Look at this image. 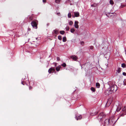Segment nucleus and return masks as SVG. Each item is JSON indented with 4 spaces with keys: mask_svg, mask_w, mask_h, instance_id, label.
<instances>
[{
    "mask_svg": "<svg viewBox=\"0 0 126 126\" xmlns=\"http://www.w3.org/2000/svg\"><path fill=\"white\" fill-rule=\"evenodd\" d=\"M65 29L67 31H68L69 30V26H67L65 28Z\"/></svg>",
    "mask_w": 126,
    "mask_h": 126,
    "instance_id": "obj_31",
    "label": "nucleus"
},
{
    "mask_svg": "<svg viewBox=\"0 0 126 126\" xmlns=\"http://www.w3.org/2000/svg\"><path fill=\"white\" fill-rule=\"evenodd\" d=\"M86 64V63L83 64V65H81V69L82 68V66L83 65H84V66Z\"/></svg>",
    "mask_w": 126,
    "mask_h": 126,
    "instance_id": "obj_38",
    "label": "nucleus"
},
{
    "mask_svg": "<svg viewBox=\"0 0 126 126\" xmlns=\"http://www.w3.org/2000/svg\"><path fill=\"white\" fill-rule=\"evenodd\" d=\"M31 24L32 26L34 28H37V24L36 22L35 21H32L31 22Z\"/></svg>",
    "mask_w": 126,
    "mask_h": 126,
    "instance_id": "obj_4",
    "label": "nucleus"
},
{
    "mask_svg": "<svg viewBox=\"0 0 126 126\" xmlns=\"http://www.w3.org/2000/svg\"><path fill=\"white\" fill-rule=\"evenodd\" d=\"M96 86L97 88H99L100 87V85L99 83L97 82L96 83Z\"/></svg>",
    "mask_w": 126,
    "mask_h": 126,
    "instance_id": "obj_15",
    "label": "nucleus"
},
{
    "mask_svg": "<svg viewBox=\"0 0 126 126\" xmlns=\"http://www.w3.org/2000/svg\"><path fill=\"white\" fill-rule=\"evenodd\" d=\"M37 39V38H36V39Z\"/></svg>",
    "mask_w": 126,
    "mask_h": 126,
    "instance_id": "obj_50",
    "label": "nucleus"
},
{
    "mask_svg": "<svg viewBox=\"0 0 126 126\" xmlns=\"http://www.w3.org/2000/svg\"><path fill=\"white\" fill-rule=\"evenodd\" d=\"M46 0H43V2L44 3H46Z\"/></svg>",
    "mask_w": 126,
    "mask_h": 126,
    "instance_id": "obj_39",
    "label": "nucleus"
},
{
    "mask_svg": "<svg viewBox=\"0 0 126 126\" xmlns=\"http://www.w3.org/2000/svg\"><path fill=\"white\" fill-rule=\"evenodd\" d=\"M105 116L106 115L103 112H101L98 115L97 118L99 122H102L103 118H104Z\"/></svg>",
    "mask_w": 126,
    "mask_h": 126,
    "instance_id": "obj_2",
    "label": "nucleus"
},
{
    "mask_svg": "<svg viewBox=\"0 0 126 126\" xmlns=\"http://www.w3.org/2000/svg\"><path fill=\"white\" fill-rule=\"evenodd\" d=\"M61 68V65H59L56 67V70L57 71H59L60 70V68Z\"/></svg>",
    "mask_w": 126,
    "mask_h": 126,
    "instance_id": "obj_12",
    "label": "nucleus"
},
{
    "mask_svg": "<svg viewBox=\"0 0 126 126\" xmlns=\"http://www.w3.org/2000/svg\"><path fill=\"white\" fill-rule=\"evenodd\" d=\"M55 2L58 4H59L60 2V0H55Z\"/></svg>",
    "mask_w": 126,
    "mask_h": 126,
    "instance_id": "obj_29",
    "label": "nucleus"
},
{
    "mask_svg": "<svg viewBox=\"0 0 126 126\" xmlns=\"http://www.w3.org/2000/svg\"><path fill=\"white\" fill-rule=\"evenodd\" d=\"M108 14H109V15H110V14L111 13H108ZM112 14V13H111Z\"/></svg>",
    "mask_w": 126,
    "mask_h": 126,
    "instance_id": "obj_46",
    "label": "nucleus"
},
{
    "mask_svg": "<svg viewBox=\"0 0 126 126\" xmlns=\"http://www.w3.org/2000/svg\"><path fill=\"white\" fill-rule=\"evenodd\" d=\"M124 84V85H126V79H125L124 81H123Z\"/></svg>",
    "mask_w": 126,
    "mask_h": 126,
    "instance_id": "obj_32",
    "label": "nucleus"
},
{
    "mask_svg": "<svg viewBox=\"0 0 126 126\" xmlns=\"http://www.w3.org/2000/svg\"><path fill=\"white\" fill-rule=\"evenodd\" d=\"M53 31L54 33L56 34H57L59 33L58 29H56L55 30H54Z\"/></svg>",
    "mask_w": 126,
    "mask_h": 126,
    "instance_id": "obj_13",
    "label": "nucleus"
},
{
    "mask_svg": "<svg viewBox=\"0 0 126 126\" xmlns=\"http://www.w3.org/2000/svg\"><path fill=\"white\" fill-rule=\"evenodd\" d=\"M112 101V100L111 99L110 100V99L108 100L107 102V103L105 105L106 107H108L109 106L111 103Z\"/></svg>",
    "mask_w": 126,
    "mask_h": 126,
    "instance_id": "obj_8",
    "label": "nucleus"
},
{
    "mask_svg": "<svg viewBox=\"0 0 126 126\" xmlns=\"http://www.w3.org/2000/svg\"><path fill=\"white\" fill-rule=\"evenodd\" d=\"M98 113V112H95L94 113H91V115L92 116H94L95 115L97 114Z\"/></svg>",
    "mask_w": 126,
    "mask_h": 126,
    "instance_id": "obj_20",
    "label": "nucleus"
},
{
    "mask_svg": "<svg viewBox=\"0 0 126 126\" xmlns=\"http://www.w3.org/2000/svg\"><path fill=\"white\" fill-rule=\"evenodd\" d=\"M125 54H126V50H125Z\"/></svg>",
    "mask_w": 126,
    "mask_h": 126,
    "instance_id": "obj_48",
    "label": "nucleus"
},
{
    "mask_svg": "<svg viewBox=\"0 0 126 126\" xmlns=\"http://www.w3.org/2000/svg\"><path fill=\"white\" fill-rule=\"evenodd\" d=\"M66 40H67L66 37L65 36L63 38V42H65L66 41Z\"/></svg>",
    "mask_w": 126,
    "mask_h": 126,
    "instance_id": "obj_19",
    "label": "nucleus"
},
{
    "mask_svg": "<svg viewBox=\"0 0 126 126\" xmlns=\"http://www.w3.org/2000/svg\"><path fill=\"white\" fill-rule=\"evenodd\" d=\"M29 17V19L30 20H32V19H33V18L32 16H30Z\"/></svg>",
    "mask_w": 126,
    "mask_h": 126,
    "instance_id": "obj_35",
    "label": "nucleus"
},
{
    "mask_svg": "<svg viewBox=\"0 0 126 126\" xmlns=\"http://www.w3.org/2000/svg\"><path fill=\"white\" fill-rule=\"evenodd\" d=\"M61 66L63 67H65L66 66V64L65 63H64L61 64Z\"/></svg>",
    "mask_w": 126,
    "mask_h": 126,
    "instance_id": "obj_23",
    "label": "nucleus"
},
{
    "mask_svg": "<svg viewBox=\"0 0 126 126\" xmlns=\"http://www.w3.org/2000/svg\"><path fill=\"white\" fill-rule=\"evenodd\" d=\"M110 3L112 5H113V4L114 3L113 1L112 0H110Z\"/></svg>",
    "mask_w": 126,
    "mask_h": 126,
    "instance_id": "obj_26",
    "label": "nucleus"
},
{
    "mask_svg": "<svg viewBox=\"0 0 126 126\" xmlns=\"http://www.w3.org/2000/svg\"><path fill=\"white\" fill-rule=\"evenodd\" d=\"M79 23V22L78 21H75L74 26L75 27L76 29H78L79 27L78 25Z\"/></svg>",
    "mask_w": 126,
    "mask_h": 126,
    "instance_id": "obj_9",
    "label": "nucleus"
},
{
    "mask_svg": "<svg viewBox=\"0 0 126 126\" xmlns=\"http://www.w3.org/2000/svg\"><path fill=\"white\" fill-rule=\"evenodd\" d=\"M106 16H108V15H107V14H106Z\"/></svg>",
    "mask_w": 126,
    "mask_h": 126,
    "instance_id": "obj_49",
    "label": "nucleus"
},
{
    "mask_svg": "<svg viewBox=\"0 0 126 126\" xmlns=\"http://www.w3.org/2000/svg\"><path fill=\"white\" fill-rule=\"evenodd\" d=\"M121 6H122V7H124L125 6V5H121Z\"/></svg>",
    "mask_w": 126,
    "mask_h": 126,
    "instance_id": "obj_44",
    "label": "nucleus"
},
{
    "mask_svg": "<svg viewBox=\"0 0 126 126\" xmlns=\"http://www.w3.org/2000/svg\"><path fill=\"white\" fill-rule=\"evenodd\" d=\"M70 57L74 61H77V60L78 59V57L74 55L71 56Z\"/></svg>",
    "mask_w": 126,
    "mask_h": 126,
    "instance_id": "obj_7",
    "label": "nucleus"
},
{
    "mask_svg": "<svg viewBox=\"0 0 126 126\" xmlns=\"http://www.w3.org/2000/svg\"><path fill=\"white\" fill-rule=\"evenodd\" d=\"M122 74L124 76H126V73L125 72H123Z\"/></svg>",
    "mask_w": 126,
    "mask_h": 126,
    "instance_id": "obj_36",
    "label": "nucleus"
},
{
    "mask_svg": "<svg viewBox=\"0 0 126 126\" xmlns=\"http://www.w3.org/2000/svg\"><path fill=\"white\" fill-rule=\"evenodd\" d=\"M55 71V69L54 68L51 67L49 69L48 72L50 74L51 73L52 71Z\"/></svg>",
    "mask_w": 126,
    "mask_h": 126,
    "instance_id": "obj_10",
    "label": "nucleus"
},
{
    "mask_svg": "<svg viewBox=\"0 0 126 126\" xmlns=\"http://www.w3.org/2000/svg\"><path fill=\"white\" fill-rule=\"evenodd\" d=\"M49 23H47V26H49Z\"/></svg>",
    "mask_w": 126,
    "mask_h": 126,
    "instance_id": "obj_42",
    "label": "nucleus"
},
{
    "mask_svg": "<svg viewBox=\"0 0 126 126\" xmlns=\"http://www.w3.org/2000/svg\"><path fill=\"white\" fill-rule=\"evenodd\" d=\"M121 67L123 68H125L126 67V65L125 63H123L121 64Z\"/></svg>",
    "mask_w": 126,
    "mask_h": 126,
    "instance_id": "obj_18",
    "label": "nucleus"
},
{
    "mask_svg": "<svg viewBox=\"0 0 126 126\" xmlns=\"http://www.w3.org/2000/svg\"><path fill=\"white\" fill-rule=\"evenodd\" d=\"M72 17H73V18H74L75 17H76V16H75V15H72Z\"/></svg>",
    "mask_w": 126,
    "mask_h": 126,
    "instance_id": "obj_45",
    "label": "nucleus"
},
{
    "mask_svg": "<svg viewBox=\"0 0 126 126\" xmlns=\"http://www.w3.org/2000/svg\"><path fill=\"white\" fill-rule=\"evenodd\" d=\"M110 120L109 119H106L104 121L105 126L108 125H110Z\"/></svg>",
    "mask_w": 126,
    "mask_h": 126,
    "instance_id": "obj_6",
    "label": "nucleus"
},
{
    "mask_svg": "<svg viewBox=\"0 0 126 126\" xmlns=\"http://www.w3.org/2000/svg\"><path fill=\"white\" fill-rule=\"evenodd\" d=\"M117 89V87L116 85H110V87L105 91V94L107 95L111 94L112 93L115 92Z\"/></svg>",
    "mask_w": 126,
    "mask_h": 126,
    "instance_id": "obj_1",
    "label": "nucleus"
},
{
    "mask_svg": "<svg viewBox=\"0 0 126 126\" xmlns=\"http://www.w3.org/2000/svg\"><path fill=\"white\" fill-rule=\"evenodd\" d=\"M58 39L60 40H62V37L61 36L59 35L58 36Z\"/></svg>",
    "mask_w": 126,
    "mask_h": 126,
    "instance_id": "obj_30",
    "label": "nucleus"
},
{
    "mask_svg": "<svg viewBox=\"0 0 126 126\" xmlns=\"http://www.w3.org/2000/svg\"><path fill=\"white\" fill-rule=\"evenodd\" d=\"M93 46H91L90 47V49H93Z\"/></svg>",
    "mask_w": 126,
    "mask_h": 126,
    "instance_id": "obj_37",
    "label": "nucleus"
},
{
    "mask_svg": "<svg viewBox=\"0 0 126 126\" xmlns=\"http://www.w3.org/2000/svg\"><path fill=\"white\" fill-rule=\"evenodd\" d=\"M74 15L76 17H78L79 16V13L78 12H74Z\"/></svg>",
    "mask_w": 126,
    "mask_h": 126,
    "instance_id": "obj_11",
    "label": "nucleus"
},
{
    "mask_svg": "<svg viewBox=\"0 0 126 126\" xmlns=\"http://www.w3.org/2000/svg\"><path fill=\"white\" fill-rule=\"evenodd\" d=\"M23 82L22 81H21V84H23V85H24V84H23Z\"/></svg>",
    "mask_w": 126,
    "mask_h": 126,
    "instance_id": "obj_43",
    "label": "nucleus"
},
{
    "mask_svg": "<svg viewBox=\"0 0 126 126\" xmlns=\"http://www.w3.org/2000/svg\"><path fill=\"white\" fill-rule=\"evenodd\" d=\"M57 61H59L60 60V59L59 57H58L57 58Z\"/></svg>",
    "mask_w": 126,
    "mask_h": 126,
    "instance_id": "obj_34",
    "label": "nucleus"
},
{
    "mask_svg": "<svg viewBox=\"0 0 126 126\" xmlns=\"http://www.w3.org/2000/svg\"><path fill=\"white\" fill-rule=\"evenodd\" d=\"M52 64L54 65V67H55L56 66L57 63H56L54 62L52 63Z\"/></svg>",
    "mask_w": 126,
    "mask_h": 126,
    "instance_id": "obj_33",
    "label": "nucleus"
},
{
    "mask_svg": "<svg viewBox=\"0 0 126 126\" xmlns=\"http://www.w3.org/2000/svg\"><path fill=\"white\" fill-rule=\"evenodd\" d=\"M121 68L120 67L118 68L117 70H116V71L118 73H119L121 72Z\"/></svg>",
    "mask_w": 126,
    "mask_h": 126,
    "instance_id": "obj_16",
    "label": "nucleus"
},
{
    "mask_svg": "<svg viewBox=\"0 0 126 126\" xmlns=\"http://www.w3.org/2000/svg\"><path fill=\"white\" fill-rule=\"evenodd\" d=\"M75 118L77 120H80L82 118V116L81 115L77 113L75 114Z\"/></svg>",
    "mask_w": 126,
    "mask_h": 126,
    "instance_id": "obj_5",
    "label": "nucleus"
},
{
    "mask_svg": "<svg viewBox=\"0 0 126 126\" xmlns=\"http://www.w3.org/2000/svg\"><path fill=\"white\" fill-rule=\"evenodd\" d=\"M71 14L70 13H69L68 15V18H71Z\"/></svg>",
    "mask_w": 126,
    "mask_h": 126,
    "instance_id": "obj_28",
    "label": "nucleus"
},
{
    "mask_svg": "<svg viewBox=\"0 0 126 126\" xmlns=\"http://www.w3.org/2000/svg\"><path fill=\"white\" fill-rule=\"evenodd\" d=\"M97 5V4L95 3H94L93 4H91V6L92 7H96Z\"/></svg>",
    "mask_w": 126,
    "mask_h": 126,
    "instance_id": "obj_17",
    "label": "nucleus"
},
{
    "mask_svg": "<svg viewBox=\"0 0 126 126\" xmlns=\"http://www.w3.org/2000/svg\"><path fill=\"white\" fill-rule=\"evenodd\" d=\"M31 30V29H30V28H28V30L30 31V30Z\"/></svg>",
    "mask_w": 126,
    "mask_h": 126,
    "instance_id": "obj_47",
    "label": "nucleus"
},
{
    "mask_svg": "<svg viewBox=\"0 0 126 126\" xmlns=\"http://www.w3.org/2000/svg\"><path fill=\"white\" fill-rule=\"evenodd\" d=\"M75 31V30L74 28H71L70 29V32L73 33H74Z\"/></svg>",
    "mask_w": 126,
    "mask_h": 126,
    "instance_id": "obj_21",
    "label": "nucleus"
},
{
    "mask_svg": "<svg viewBox=\"0 0 126 126\" xmlns=\"http://www.w3.org/2000/svg\"><path fill=\"white\" fill-rule=\"evenodd\" d=\"M91 90L93 92H95V89L93 87L91 88Z\"/></svg>",
    "mask_w": 126,
    "mask_h": 126,
    "instance_id": "obj_22",
    "label": "nucleus"
},
{
    "mask_svg": "<svg viewBox=\"0 0 126 126\" xmlns=\"http://www.w3.org/2000/svg\"><path fill=\"white\" fill-rule=\"evenodd\" d=\"M121 109V108L120 106H118L116 109V111L117 112H119Z\"/></svg>",
    "mask_w": 126,
    "mask_h": 126,
    "instance_id": "obj_14",
    "label": "nucleus"
},
{
    "mask_svg": "<svg viewBox=\"0 0 126 126\" xmlns=\"http://www.w3.org/2000/svg\"><path fill=\"white\" fill-rule=\"evenodd\" d=\"M73 24V22L72 21H70L69 22V25L70 26L72 25Z\"/></svg>",
    "mask_w": 126,
    "mask_h": 126,
    "instance_id": "obj_25",
    "label": "nucleus"
},
{
    "mask_svg": "<svg viewBox=\"0 0 126 126\" xmlns=\"http://www.w3.org/2000/svg\"><path fill=\"white\" fill-rule=\"evenodd\" d=\"M32 88V86H29V90H31Z\"/></svg>",
    "mask_w": 126,
    "mask_h": 126,
    "instance_id": "obj_41",
    "label": "nucleus"
},
{
    "mask_svg": "<svg viewBox=\"0 0 126 126\" xmlns=\"http://www.w3.org/2000/svg\"><path fill=\"white\" fill-rule=\"evenodd\" d=\"M80 44L81 45L83 46L84 44V42L83 41H80Z\"/></svg>",
    "mask_w": 126,
    "mask_h": 126,
    "instance_id": "obj_27",
    "label": "nucleus"
},
{
    "mask_svg": "<svg viewBox=\"0 0 126 126\" xmlns=\"http://www.w3.org/2000/svg\"><path fill=\"white\" fill-rule=\"evenodd\" d=\"M57 14L58 16H60V13H57Z\"/></svg>",
    "mask_w": 126,
    "mask_h": 126,
    "instance_id": "obj_40",
    "label": "nucleus"
},
{
    "mask_svg": "<svg viewBox=\"0 0 126 126\" xmlns=\"http://www.w3.org/2000/svg\"><path fill=\"white\" fill-rule=\"evenodd\" d=\"M126 114V107L125 106L124 107H123L122 109L121 112L120 114V116L118 118L117 120L121 116H124Z\"/></svg>",
    "mask_w": 126,
    "mask_h": 126,
    "instance_id": "obj_3",
    "label": "nucleus"
},
{
    "mask_svg": "<svg viewBox=\"0 0 126 126\" xmlns=\"http://www.w3.org/2000/svg\"><path fill=\"white\" fill-rule=\"evenodd\" d=\"M60 32L61 34L63 35L65 33V32L63 31H60Z\"/></svg>",
    "mask_w": 126,
    "mask_h": 126,
    "instance_id": "obj_24",
    "label": "nucleus"
}]
</instances>
